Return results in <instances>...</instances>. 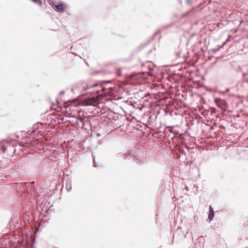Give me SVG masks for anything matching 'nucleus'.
Instances as JSON below:
<instances>
[{
    "instance_id": "f257e3e1",
    "label": "nucleus",
    "mask_w": 248,
    "mask_h": 248,
    "mask_svg": "<svg viewBox=\"0 0 248 248\" xmlns=\"http://www.w3.org/2000/svg\"><path fill=\"white\" fill-rule=\"evenodd\" d=\"M102 96L97 95L96 97H92L82 100L79 103V104L82 106H95L99 103L100 99Z\"/></svg>"
},
{
    "instance_id": "f03ea898",
    "label": "nucleus",
    "mask_w": 248,
    "mask_h": 248,
    "mask_svg": "<svg viewBox=\"0 0 248 248\" xmlns=\"http://www.w3.org/2000/svg\"><path fill=\"white\" fill-rule=\"evenodd\" d=\"M215 102L218 108L224 111L226 110L228 106L227 103L224 100L217 98L215 100Z\"/></svg>"
},
{
    "instance_id": "7ed1b4c3",
    "label": "nucleus",
    "mask_w": 248,
    "mask_h": 248,
    "mask_svg": "<svg viewBox=\"0 0 248 248\" xmlns=\"http://www.w3.org/2000/svg\"><path fill=\"white\" fill-rule=\"evenodd\" d=\"M54 7L58 11H63L66 8V5L62 2L59 4L54 5Z\"/></svg>"
},
{
    "instance_id": "20e7f679",
    "label": "nucleus",
    "mask_w": 248,
    "mask_h": 248,
    "mask_svg": "<svg viewBox=\"0 0 248 248\" xmlns=\"http://www.w3.org/2000/svg\"><path fill=\"white\" fill-rule=\"evenodd\" d=\"M97 86V84H94L93 85H87L86 86V87H84V90H89L91 88H92V87H95Z\"/></svg>"
},
{
    "instance_id": "39448f33",
    "label": "nucleus",
    "mask_w": 248,
    "mask_h": 248,
    "mask_svg": "<svg viewBox=\"0 0 248 248\" xmlns=\"http://www.w3.org/2000/svg\"><path fill=\"white\" fill-rule=\"evenodd\" d=\"M214 217V212H209L208 215V218L210 219V220H212Z\"/></svg>"
},
{
    "instance_id": "423d86ee",
    "label": "nucleus",
    "mask_w": 248,
    "mask_h": 248,
    "mask_svg": "<svg viewBox=\"0 0 248 248\" xmlns=\"http://www.w3.org/2000/svg\"><path fill=\"white\" fill-rule=\"evenodd\" d=\"M209 212H214L213 208L211 206L209 207Z\"/></svg>"
},
{
    "instance_id": "0eeeda50",
    "label": "nucleus",
    "mask_w": 248,
    "mask_h": 248,
    "mask_svg": "<svg viewBox=\"0 0 248 248\" xmlns=\"http://www.w3.org/2000/svg\"><path fill=\"white\" fill-rule=\"evenodd\" d=\"M96 93H99V91H96Z\"/></svg>"
}]
</instances>
